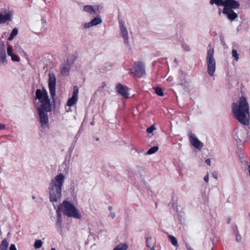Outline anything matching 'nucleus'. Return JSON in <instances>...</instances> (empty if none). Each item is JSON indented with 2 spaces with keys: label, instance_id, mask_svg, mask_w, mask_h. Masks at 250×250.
<instances>
[{
  "label": "nucleus",
  "instance_id": "nucleus-33",
  "mask_svg": "<svg viewBox=\"0 0 250 250\" xmlns=\"http://www.w3.org/2000/svg\"><path fill=\"white\" fill-rule=\"evenodd\" d=\"M11 57V60L13 62H19L20 61L19 58L15 54H13V55H12Z\"/></svg>",
  "mask_w": 250,
  "mask_h": 250
},
{
  "label": "nucleus",
  "instance_id": "nucleus-36",
  "mask_svg": "<svg viewBox=\"0 0 250 250\" xmlns=\"http://www.w3.org/2000/svg\"><path fill=\"white\" fill-rule=\"evenodd\" d=\"M212 176L213 178H214L215 179H217V178H218V173L216 171H214L212 172Z\"/></svg>",
  "mask_w": 250,
  "mask_h": 250
},
{
  "label": "nucleus",
  "instance_id": "nucleus-8",
  "mask_svg": "<svg viewBox=\"0 0 250 250\" xmlns=\"http://www.w3.org/2000/svg\"><path fill=\"white\" fill-rule=\"evenodd\" d=\"M56 78L55 75L53 73H50L49 74L48 87L50 94L54 104L56 103V100L54 99L56 95Z\"/></svg>",
  "mask_w": 250,
  "mask_h": 250
},
{
  "label": "nucleus",
  "instance_id": "nucleus-41",
  "mask_svg": "<svg viewBox=\"0 0 250 250\" xmlns=\"http://www.w3.org/2000/svg\"><path fill=\"white\" fill-rule=\"evenodd\" d=\"M127 90H128V88L126 86V93H125L126 99L128 98L129 97V94L128 93Z\"/></svg>",
  "mask_w": 250,
  "mask_h": 250
},
{
  "label": "nucleus",
  "instance_id": "nucleus-15",
  "mask_svg": "<svg viewBox=\"0 0 250 250\" xmlns=\"http://www.w3.org/2000/svg\"><path fill=\"white\" fill-rule=\"evenodd\" d=\"M12 12H9L5 15H2L0 13V24L4 23L7 21H12Z\"/></svg>",
  "mask_w": 250,
  "mask_h": 250
},
{
  "label": "nucleus",
  "instance_id": "nucleus-51",
  "mask_svg": "<svg viewBox=\"0 0 250 250\" xmlns=\"http://www.w3.org/2000/svg\"><path fill=\"white\" fill-rule=\"evenodd\" d=\"M91 124L92 125H93V123L92 122L91 123Z\"/></svg>",
  "mask_w": 250,
  "mask_h": 250
},
{
  "label": "nucleus",
  "instance_id": "nucleus-2",
  "mask_svg": "<svg viewBox=\"0 0 250 250\" xmlns=\"http://www.w3.org/2000/svg\"><path fill=\"white\" fill-rule=\"evenodd\" d=\"M64 180L65 176L62 173L56 175L51 180L49 188L50 202H56L61 198Z\"/></svg>",
  "mask_w": 250,
  "mask_h": 250
},
{
  "label": "nucleus",
  "instance_id": "nucleus-28",
  "mask_svg": "<svg viewBox=\"0 0 250 250\" xmlns=\"http://www.w3.org/2000/svg\"><path fill=\"white\" fill-rule=\"evenodd\" d=\"M42 245V242L41 240H36L35 242L34 247L36 249L40 248Z\"/></svg>",
  "mask_w": 250,
  "mask_h": 250
},
{
  "label": "nucleus",
  "instance_id": "nucleus-9",
  "mask_svg": "<svg viewBox=\"0 0 250 250\" xmlns=\"http://www.w3.org/2000/svg\"><path fill=\"white\" fill-rule=\"evenodd\" d=\"M189 140L190 144L199 150L201 149L204 146L203 144L192 133H190L189 134Z\"/></svg>",
  "mask_w": 250,
  "mask_h": 250
},
{
  "label": "nucleus",
  "instance_id": "nucleus-19",
  "mask_svg": "<svg viewBox=\"0 0 250 250\" xmlns=\"http://www.w3.org/2000/svg\"><path fill=\"white\" fill-rule=\"evenodd\" d=\"M83 10L85 12L89 13L92 15H95L96 14V10L91 5H85L83 7Z\"/></svg>",
  "mask_w": 250,
  "mask_h": 250
},
{
  "label": "nucleus",
  "instance_id": "nucleus-32",
  "mask_svg": "<svg viewBox=\"0 0 250 250\" xmlns=\"http://www.w3.org/2000/svg\"><path fill=\"white\" fill-rule=\"evenodd\" d=\"M156 128L154 125H152L146 129V132L148 133H151Z\"/></svg>",
  "mask_w": 250,
  "mask_h": 250
},
{
  "label": "nucleus",
  "instance_id": "nucleus-42",
  "mask_svg": "<svg viewBox=\"0 0 250 250\" xmlns=\"http://www.w3.org/2000/svg\"><path fill=\"white\" fill-rule=\"evenodd\" d=\"M206 163H207V165H208V166H210V159H206Z\"/></svg>",
  "mask_w": 250,
  "mask_h": 250
},
{
  "label": "nucleus",
  "instance_id": "nucleus-4",
  "mask_svg": "<svg viewBox=\"0 0 250 250\" xmlns=\"http://www.w3.org/2000/svg\"><path fill=\"white\" fill-rule=\"evenodd\" d=\"M129 74L135 79L141 78L146 75L145 63L141 61L133 63L132 67L129 69Z\"/></svg>",
  "mask_w": 250,
  "mask_h": 250
},
{
  "label": "nucleus",
  "instance_id": "nucleus-1",
  "mask_svg": "<svg viewBox=\"0 0 250 250\" xmlns=\"http://www.w3.org/2000/svg\"><path fill=\"white\" fill-rule=\"evenodd\" d=\"M231 110L234 117L240 123L245 125H249V105L245 97H240L238 104H232Z\"/></svg>",
  "mask_w": 250,
  "mask_h": 250
},
{
  "label": "nucleus",
  "instance_id": "nucleus-21",
  "mask_svg": "<svg viewBox=\"0 0 250 250\" xmlns=\"http://www.w3.org/2000/svg\"><path fill=\"white\" fill-rule=\"evenodd\" d=\"M8 245L7 241L4 239L0 245V250H7Z\"/></svg>",
  "mask_w": 250,
  "mask_h": 250
},
{
  "label": "nucleus",
  "instance_id": "nucleus-34",
  "mask_svg": "<svg viewBox=\"0 0 250 250\" xmlns=\"http://www.w3.org/2000/svg\"><path fill=\"white\" fill-rule=\"evenodd\" d=\"M7 54L9 56H11L13 55L12 52V47L11 46H8L7 47Z\"/></svg>",
  "mask_w": 250,
  "mask_h": 250
},
{
  "label": "nucleus",
  "instance_id": "nucleus-45",
  "mask_svg": "<svg viewBox=\"0 0 250 250\" xmlns=\"http://www.w3.org/2000/svg\"><path fill=\"white\" fill-rule=\"evenodd\" d=\"M104 86H105V83L104 82V83H103V86H102L103 88H104Z\"/></svg>",
  "mask_w": 250,
  "mask_h": 250
},
{
  "label": "nucleus",
  "instance_id": "nucleus-40",
  "mask_svg": "<svg viewBox=\"0 0 250 250\" xmlns=\"http://www.w3.org/2000/svg\"><path fill=\"white\" fill-rule=\"evenodd\" d=\"M5 128V125L0 123V130H3Z\"/></svg>",
  "mask_w": 250,
  "mask_h": 250
},
{
  "label": "nucleus",
  "instance_id": "nucleus-47",
  "mask_svg": "<svg viewBox=\"0 0 250 250\" xmlns=\"http://www.w3.org/2000/svg\"><path fill=\"white\" fill-rule=\"evenodd\" d=\"M221 14V11L220 10L219 12V14L220 15Z\"/></svg>",
  "mask_w": 250,
  "mask_h": 250
},
{
  "label": "nucleus",
  "instance_id": "nucleus-39",
  "mask_svg": "<svg viewBox=\"0 0 250 250\" xmlns=\"http://www.w3.org/2000/svg\"><path fill=\"white\" fill-rule=\"evenodd\" d=\"M204 180L206 181V183H208L209 180V177H208V173L207 175H206L204 177Z\"/></svg>",
  "mask_w": 250,
  "mask_h": 250
},
{
  "label": "nucleus",
  "instance_id": "nucleus-50",
  "mask_svg": "<svg viewBox=\"0 0 250 250\" xmlns=\"http://www.w3.org/2000/svg\"><path fill=\"white\" fill-rule=\"evenodd\" d=\"M96 140H97V141H98V140H99V138H97V139H96Z\"/></svg>",
  "mask_w": 250,
  "mask_h": 250
},
{
  "label": "nucleus",
  "instance_id": "nucleus-20",
  "mask_svg": "<svg viewBox=\"0 0 250 250\" xmlns=\"http://www.w3.org/2000/svg\"><path fill=\"white\" fill-rule=\"evenodd\" d=\"M18 33V29L17 28H14L12 30V32L10 35V36L8 38V41H12L14 38V37L17 35Z\"/></svg>",
  "mask_w": 250,
  "mask_h": 250
},
{
  "label": "nucleus",
  "instance_id": "nucleus-6",
  "mask_svg": "<svg viewBox=\"0 0 250 250\" xmlns=\"http://www.w3.org/2000/svg\"><path fill=\"white\" fill-rule=\"evenodd\" d=\"M37 110L39 115V121L41 124V126L43 128H48L49 118L48 112L52 111L51 107H46V108L37 107Z\"/></svg>",
  "mask_w": 250,
  "mask_h": 250
},
{
  "label": "nucleus",
  "instance_id": "nucleus-3",
  "mask_svg": "<svg viewBox=\"0 0 250 250\" xmlns=\"http://www.w3.org/2000/svg\"><path fill=\"white\" fill-rule=\"evenodd\" d=\"M59 207H61V210L62 209L63 214L68 217L77 219H80L82 217L77 208L68 201H63L62 204Z\"/></svg>",
  "mask_w": 250,
  "mask_h": 250
},
{
  "label": "nucleus",
  "instance_id": "nucleus-25",
  "mask_svg": "<svg viewBox=\"0 0 250 250\" xmlns=\"http://www.w3.org/2000/svg\"><path fill=\"white\" fill-rule=\"evenodd\" d=\"M92 23L94 25H97L102 22V21L100 17H97L94 18L93 20H91Z\"/></svg>",
  "mask_w": 250,
  "mask_h": 250
},
{
  "label": "nucleus",
  "instance_id": "nucleus-26",
  "mask_svg": "<svg viewBox=\"0 0 250 250\" xmlns=\"http://www.w3.org/2000/svg\"><path fill=\"white\" fill-rule=\"evenodd\" d=\"M154 90H155V93L156 94H157L158 95H159L160 96H164L163 90L161 87H160L159 86H157L155 87Z\"/></svg>",
  "mask_w": 250,
  "mask_h": 250
},
{
  "label": "nucleus",
  "instance_id": "nucleus-37",
  "mask_svg": "<svg viewBox=\"0 0 250 250\" xmlns=\"http://www.w3.org/2000/svg\"><path fill=\"white\" fill-rule=\"evenodd\" d=\"M183 48L185 51H189L190 48L187 45H183Z\"/></svg>",
  "mask_w": 250,
  "mask_h": 250
},
{
  "label": "nucleus",
  "instance_id": "nucleus-29",
  "mask_svg": "<svg viewBox=\"0 0 250 250\" xmlns=\"http://www.w3.org/2000/svg\"><path fill=\"white\" fill-rule=\"evenodd\" d=\"M113 250H125V243L118 245Z\"/></svg>",
  "mask_w": 250,
  "mask_h": 250
},
{
  "label": "nucleus",
  "instance_id": "nucleus-49",
  "mask_svg": "<svg viewBox=\"0 0 250 250\" xmlns=\"http://www.w3.org/2000/svg\"><path fill=\"white\" fill-rule=\"evenodd\" d=\"M127 248H128V246H127V245L126 244V247H125L126 250L127 249Z\"/></svg>",
  "mask_w": 250,
  "mask_h": 250
},
{
  "label": "nucleus",
  "instance_id": "nucleus-5",
  "mask_svg": "<svg viewBox=\"0 0 250 250\" xmlns=\"http://www.w3.org/2000/svg\"><path fill=\"white\" fill-rule=\"evenodd\" d=\"M214 48L209 44L208 46L207 54V64L208 73L210 76H213L216 70V62L214 58Z\"/></svg>",
  "mask_w": 250,
  "mask_h": 250
},
{
  "label": "nucleus",
  "instance_id": "nucleus-30",
  "mask_svg": "<svg viewBox=\"0 0 250 250\" xmlns=\"http://www.w3.org/2000/svg\"><path fill=\"white\" fill-rule=\"evenodd\" d=\"M232 56L234 58L235 60L237 61L239 59V56H238V54L237 53V50L235 49H232Z\"/></svg>",
  "mask_w": 250,
  "mask_h": 250
},
{
  "label": "nucleus",
  "instance_id": "nucleus-27",
  "mask_svg": "<svg viewBox=\"0 0 250 250\" xmlns=\"http://www.w3.org/2000/svg\"><path fill=\"white\" fill-rule=\"evenodd\" d=\"M158 150V147L157 146H154L151 147L147 151L146 154L148 155L152 154L157 151Z\"/></svg>",
  "mask_w": 250,
  "mask_h": 250
},
{
  "label": "nucleus",
  "instance_id": "nucleus-24",
  "mask_svg": "<svg viewBox=\"0 0 250 250\" xmlns=\"http://www.w3.org/2000/svg\"><path fill=\"white\" fill-rule=\"evenodd\" d=\"M168 238L171 242V243L174 246H178V242L177 239L172 235H169Z\"/></svg>",
  "mask_w": 250,
  "mask_h": 250
},
{
  "label": "nucleus",
  "instance_id": "nucleus-13",
  "mask_svg": "<svg viewBox=\"0 0 250 250\" xmlns=\"http://www.w3.org/2000/svg\"><path fill=\"white\" fill-rule=\"evenodd\" d=\"M222 12L227 15L228 18L230 21L234 20L238 17L237 14L234 12L233 9L231 10L230 9H229L227 8H224Z\"/></svg>",
  "mask_w": 250,
  "mask_h": 250
},
{
  "label": "nucleus",
  "instance_id": "nucleus-12",
  "mask_svg": "<svg viewBox=\"0 0 250 250\" xmlns=\"http://www.w3.org/2000/svg\"><path fill=\"white\" fill-rule=\"evenodd\" d=\"M145 238L146 239V246L149 249V250H155L156 240L152 238L149 232L146 234Z\"/></svg>",
  "mask_w": 250,
  "mask_h": 250
},
{
  "label": "nucleus",
  "instance_id": "nucleus-46",
  "mask_svg": "<svg viewBox=\"0 0 250 250\" xmlns=\"http://www.w3.org/2000/svg\"><path fill=\"white\" fill-rule=\"evenodd\" d=\"M51 250H56V249L54 248H52Z\"/></svg>",
  "mask_w": 250,
  "mask_h": 250
},
{
  "label": "nucleus",
  "instance_id": "nucleus-22",
  "mask_svg": "<svg viewBox=\"0 0 250 250\" xmlns=\"http://www.w3.org/2000/svg\"><path fill=\"white\" fill-rule=\"evenodd\" d=\"M0 62L3 64L7 62L5 52H0Z\"/></svg>",
  "mask_w": 250,
  "mask_h": 250
},
{
  "label": "nucleus",
  "instance_id": "nucleus-44",
  "mask_svg": "<svg viewBox=\"0 0 250 250\" xmlns=\"http://www.w3.org/2000/svg\"><path fill=\"white\" fill-rule=\"evenodd\" d=\"M108 208L109 211H111V209H112V207L109 206V207H108Z\"/></svg>",
  "mask_w": 250,
  "mask_h": 250
},
{
  "label": "nucleus",
  "instance_id": "nucleus-35",
  "mask_svg": "<svg viewBox=\"0 0 250 250\" xmlns=\"http://www.w3.org/2000/svg\"><path fill=\"white\" fill-rule=\"evenodd\" d=\"M92 26H93V25L91 21L89 22L85 23L84 24V27L85 28H88Z\"/></svg>",
  "mask_w": 250,
  "mask_h": 250
},
{
  "label": "nucleus",
  "instance_id": "nucleus-14",
  "mask_svg": "<svg viewBox=\"0 0 250 250\" xmlns=\"http://www.w3.org/2000/svg\"><path fill=\"white\" fill-rule=\"evenodd\" d=\"M56 213L57 220L56 222V226L59 229H61L62 227V212L61 210V207H58V208L56 210Z\"/></svg>",
  "mask_w": 250,
  "mask_h": 250
},
{
  "label": "nucleus",
  "instance_id": "nucleus-11",
  "mask_svg": "<svg viewBox=\"0 0 250 250\" xmlns=\"http://www.w3.org/2000/svg\"><path fill=\"white\" fill-rule=\"evenodd\" d=\"M224 7L231 10L237 9L240 7V3L235 0H224Z\"/></svg>",
  "mask_w": 250,
  "mask_h": 250
},
{
  "label": "nucleus",
  "instance_id": "nucleus-31",
  "mask_svg": "<svg viewBox=\"0 0 250 250\" xmlns=\"http://www.w3.org/2000/svg\"><path fill=\"white\" fill-rule=\"evenodd\" d=\"M0 52H5V47L2 41L0 42Z\"/></svg>",
  "mask_w": 250,
  "mask_h": 250
},
{
  "label": "nucleus",
  "instance_id": "nucleus-7",
  "mask_svg": "<svg viewBox=\"0 0 250 250\" xmlns=\"http://www.w3.org/2000/svg\"><path fill=\"white\" fill-rule=\"evenodd\" d=\"M35 98L36 100H39L41 103V105L38 107L44 108L46 107H51L48 93L44 87H42V90L40 89L36 90Z\"/></svg>",
  "mask_w": 250,
  "mask_h": 250
},
{
  "label": "nucleus",
  "instance_id": "nucleus-38",
  "mask_svg": "<svg viewBox=\"0 0 250 250\" xmlns=\"http://www.w3.org/2000/svg\"><path fill=\"white\" fill-rule=\"evenodd\" d=\"M9 250H17V249L14 244H11L10 245Z\"/></svg>",
  "mask_w": 250,
  "mask_h": 250
},
{
  "label": "nucleus",
  "instance_id": "nucleus-10",
  "mask_svg": "<svg viewBox=\"0 0 250 250\" xmlns=\"http://www.w3.org/2000/svg\"><path fill=\"white\" fill-rule=\"evenodd\" d=\"M79 93L78 87L76 85L73 87V95L71 98H69L67 101V105L71 106L74 105L78 100V95Z\"/></svg>",
  "mask_w": 250,
  "mask_h": 250
},
{
  "label": "nucleus",
  "instance_id": "nucleus-43",
  "mask_svg": "<svg viewBox=\"0 0 250 250\" xmlns=\"http://www.w3.org/2000/svg\"><path fill=\"white\" fill-rule=\"evenodd\" d=\"M110 216H111V217L112 218H114L115 217V213H110Z\"/></svg>",
  "mask_w": 250,
  "mask_h": 250
},
{
  "label": "nucleus",
  "instance_id": "nucleus-18",
  "mask_svg": "<svg viewBox=\"0 0 250 250\" xmlns=\"http://www.w3.org/2000/svg\"><path fill=\"white\" fill-rule=\"evenodd\" d=\"M116 90L118 93L125 97V87L121 83H117L116 86Z\"/></svg>",
  "mask_w": 250,
  "mask_h": 250
},
{
  "label": "nucleus",
  "instance_id": "nucleus-48",
  "mask_svg": "<svg viewBox=\"0 0 250 250\" xmlns=\"http://www.w3.org/2000/svg\"><path fill=\"white\" fill-rule=\"evenodd\" d=\"M238 239H239L238 236H236V240H238Z\"/></svg>",
  "mask_w": 250,
  "mask_h": 250
},
{
  "label": "nucleus",
  "instance_id": "nucleus-16",
  "mask_svg": "<svg viewBox=\"0 0 250 250\" xmlns=\"http://www.w3.org/2000/svg\"><path fill=\"white\" fill-rule=\"evenodd\" d=\"M70 69V64L68 60H67L66 63L64 64L61 68V74L63 76H67Z\"/></svg>",
  "mask_w": 250,
  "mask_h": 250
},
{
  "label": "nucleus",
  "instance_id": "nucleus-17",
  "mask_svg": "<svg viewBox=\"0 0 250 250\" xmlns=\"http://www.w3.org/2000/svg\"><path fill=\"white\" fill-rule=\"evenodd\" d=\"M119 20L120 23V28L121 29V34L125 41V27L124 26V21L120 19V16H119Z\"/></svg>",
  "mask_w": 250,
  "mask_h": 250
},
{
  "label": "nucleus",
  "instance_id": "nucleus-23",
  "mask_svg": "<svg viewBox=\"0 0 250 250\" xmlns=\"http://www.w3.org/2000/svg\"><path fill=\"white\" fill-rule=\"evenodd\" d=\"M210 3L211 4H215L218 6H224V0H210Z\"/></svg>",
  "mask_w": 250,
  "mask_h": 250
}]
</instances>
